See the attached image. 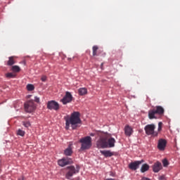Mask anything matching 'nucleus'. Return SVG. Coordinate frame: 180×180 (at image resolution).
I'll return each instance as SVG.
<instances>
[{"label":"nucleus","instance_id":"obj_30","mask_svg":"<svg viewBox=\"0 0 180 180\" xmlns=\"http://www.w3.org/2000/svg\"><path fill=\"white\" fill-rule=\"evenodd\" d=\"M34 101H35V102H37V103H39V101H40V98H39V97H34Z\"/></svg>","mask_w":180,"mask_h":180},{"label":"nucleus","instance_id":"obj_17","mask_svg":"<svg viewBox=\"0 0 180 180\" xmlns=\"http://www.w3.org/2000/svg\"><path fill=\"white\" fill-rule=\"evenodd\" d=\"M150 169V165L148 164H143L141 167V172L144 173L147 172Z\"/></svg>","mask_w":180,"mask_h":180},{"label":"nucleus","instance_id":"obj_3","mask_svg":"<svg viewBox=\"0 0 180 180\" xmlns=\"http://www.w3.org/2000/svg\"><path fill=\"white\" fill-rule=\"evenodd\" d=\"M165 113V110L161 105H157L153 109H151L148 111V119L153 120V119H160L164 116Z\"/></svg>","mask_w":180,"mask_h":180},{"label":"nucleus","instance_id":"obj_29","mask_svg":"<svg viewBox=\"0 0 180 180\" xmlns=\"http://www.w3.org/2000/svg\"><path fill=\"white\" fill-rule=\"evenodd\" d=\"M159 180H167V179L165 178V176H160L159 177Z\"/></svg>","mask_w":180,"mask_h":180},{"label":"nucleus","instance_id":"obj_14","mask_svg":"<svg viewBox=\"0 0 180 180\" xmlns=\"http://www.w3.org/2000/svg\"><path fill=\"white\" fill-rule=\"evenodd\" d=\"M124 133L126 136H131L133 134V128H131L130 126L127 125L124 128Z\"/></svg>","mask_w":180,"mask_h":180},{"label":"nucleus","instance_id":"obj_16","mask_svg":"<svg viewBox=\"0 0 180 180\" xmlns=\"http://www.w3.org/2000/svg\"><path fill=\"white\" fill-rule=\"evenodd\" d=\"M78 94L80 96H84V95H86L88 94V89L86 88H80L78 89Z\"/></svg>","mask_w":180,"mask_h":180},{"label":"nucleus","instance_id":"obj_12","mask_svg":"<svg viewBox=\"0 0 180 180\" xmlns=\"http://www.w3.org/2000/svg\"><path fill=\"white\" fill-rule=\"evenodd\" d=\"M167 147V140L164 139H160L158 141V148L160 151H164L165 150V148Z\"/></svg>","mask_w":180,"mask_h":180},{"label":"nucleus","instance_id":"obj_32","mask_svg":"<svg viewBox=\"0 0 180 180\" xmlns=\"http://www.w3.org/2000/svg\"><path fill=\"white\" fill-rule=\"evenodd\" d=\"M141 180H150V179L147 177H143Z\"/></svg>","mask_w":180,"mask_h":180},{"label":"nucleus","instance_id":"obj_15","mask_svg":"<svg viewBox=\"0 0 180 180\" xmlns=\"http://www.w3.org/2000/svg\"><path fill=\"white\" fill-rule=\"evenodd\" d=\"M101 153L106 158L113 156V153L110 150H101Z\"/></svg>","mask_w":180,"mask_h":180},{"label":"nucleus","instance_id":"obj_20","mask_svg":"<svg viewBox=\"0 0 180 180\" xmlns=\"http://www.w3.org/2000/svg\"><path fill=\"white\" fill-rule=\"evenodd\" d=\"M16 134L17 136H20L21 137H24L25 134H26V132L22 129H18L16 131Z\"/></svg>","mask_w":180,"mask_h":180},{"label":"nucleus","instance_id":"obj_9","mask_svg":"<svg viewBox=\"0 0 180 180\" xmlns=\"http://www.w3.org/2000/svg\"><path fill=\"white\" fill-rule=\"evenodd\" d=\"M47 108L50 110H58V109H60V105L58 104V103L54 101H49L47 103Z\"/></svg>","mask_w":180,"mask_h":180},{"label":"nucleus","instance_id":"obj_19","mask_svg":"<svg viewBox=\"0 0 180 180\" xmlns=\"http://www.w3.org/2000/svg\"><path fill=\"white\" fill-rule=\"evenodd\" d=\"M64 154L65 155H68L70 156L72 154V149L71 148V147H68V148H66L64 151Z\"/></svg>","mask_w":180,"mask_h":180},{"label":"nucleus","instance_id":"obj_1","mask_svg":"<svg viewBox=\"0 0 180 180\" xmlns=\"http://www.w3.org/2000/svg\"><path fill=\"white\" fill-rule=\"evenodd\" d=\"M115 143H116L115 138H110V135L108 133H102L96 142V146L98 148H112L115 147Z\"/></svg>","mask_w":180,"mask_h":180},{"label":"nucleus","instance_id":"obj_25","mask_svg":"<svg viewBox=\"0 0 180 180\" xmlns=\"http://www.w3.org/2000/svg\"><path fill=\"white\" fill-rule=\"evenodd\" d=\"M163 167H168V165L169 164L168 162V160L167 159H164L162 160Z\"/></svg>","mask_w":180,"mask_h":180},{"label":"nucleus","instance_id":"obj_6","mask_svg":"<svg viewBox=\"0 0 180 180\" xmlns=\"http://www.w3.org/2000/svg\"><path fill=\"white\" fill-rule=\"evenodd\" d=\"M66 171L65 179H71L75 174H78V172H79V166H77L76 169L74 166L68 167L66 168Z\"/></svg>","mask_w":180,"mask_h":180},{"label":"nucleus","instance_id":"obj_26","mask_svg":"<svg viewBox=\"0 0 180 180\" xmlns=\"http://www.w3.org/2000/svg\"><path fill=\"white\" fill-rule=\"evenodd\" d=\"M161 130H162V122H160L158 123V131H161Z\"/></svg>","mask_w":180,"mask_h":180},{"label":"nucleus","instance_id":"obj_10","mask_svg":"<svg viewBox=\"0 0 180 180\" xmlns=\"http://www.w3.org/2000/svg\"><path fill=\"white\" fill-rule=\"evenodd\" d=\"M142 162H144V160H140V161H135L129 163V169H131L132 171H136V169H139V167H140L141 164Z\"/></svg>","mask_w":180,"mask_h":180},{"label":"nucleus","instance_id":"obj_24","mask_svg":"<svg viewBox=\"0 0 180 180\" xmlns=\"http://www.w3.org/2000/svg\"><path fill=\"white\" fill-rule=\"evenodd\" d=\"M27 91H34V86L33 84H27Z\"/></svg>","mask_w":180,"mask_h":180},{"label":"nucleus","instance_id":"obj_23","mask_svg":"<svg viewBox=\"0 0 180 180\" xmlns=\"http://www.w3.org/2000/svg\"><path fill=\"white\" fill-rule=\"evenodd\" d=\"M6 78H15L16 75L13 72H8L6 74Z\"/></svg>","mask_w":180,"mask_h":180},{"label":"nucleus","instance_id":"obj_7","mask_svg":"<svg viewBox=\"0 0 180 180\" xmlns=\"http://www.w3.org/2000/svg\"><path fill=\"white\" fill-rule=\"evenodd\" d=\"M25 112H27L28 113H32V112H34V110H36V104H34L33 100L27 101L25 103Z\"/></svg>","mask_w":180,"mask_h":180},{"label":"nucleus","instance_id":"obj_33","mask_svg":"<svg viewBox=\"0 0 180 180\" xmlns=\"http://www.w3.org/2000/svg\"><path fill=\"white\" fill-rule=\"evenodd\" d=\"M90 136H91V137H94V136H95V134H90Z\"/></svg>","mask_w":180,"mask_h":180},{"label":"nucleus","instance_id":"obj_5","mask_svg":"<svg viewBox=\"0 0 180 180\" xmlns=\"http://www.w3.org/2000/svg\"><path fill=\"white\" fill-rule=\"evenodd\" d=\"M145 133L147 136H152V137H157L158 132L155 131V124H149L144 127Z\"/></svg>","mask_w":180,"mask_h":180},{"label":"nucleus","instance_id":"obj_11","mask_svg":"<svg viewBox=\"0 0 180 180\" xmlns=\"http://www.w3.org/2000/svg\"><path fill=\"white\" fill-rule=\"evenodd\" d=\"M58 164L60 165V167H65V165H70V164H72V160L71 158H63L58 161Z\"/></svg>","mask_w":180,"mask_h":180},{"label":"nucleus","instance_id":"obj_13","mask_svg":"<svg viewBox=\"0 0 180 180\" xmlns=\"http://www.w3.org/2000/svg\"><path fill=\"white\" fill-rule=\"evenodd\" d=\"M162 169V165L160 162H156L153 166V172H160Z\"/></svg>","mask_w":180,"mask_h":180},{"label":"nucleus","instance_id":"obj_18","mask_svg":"<svg viewBox=\"0 0 180 180\" xmlns=\"http://www.w3.org/2000/svg\"><path fill=\"white\" fill-rule=\"evenodd\" d=\"M15 63V56H11L8 58V60L7 61V65L12 66Z\"/></svg>","mask_w":180,"mask_h":180},{"label":"nucleus","instance_id":"obj_8","mask_svg":"<svg viewBox=\"0 0 180 180\" xmlns=\"http://www.w3.org/2000/svg\"><path fill=\"white\" fill-rule=\"evenodd\" d=\"M72 101V95L69 91H66L65 96L63 97V99L60 100V102L63 105H67V103H70V102Z\"/></svg>","mask_w":180,"mask_h":180},{"label":"nucleus","instance_id":"obj_31","mask_svg":"<svg viewBox=\"0 0 180 180\" xmlns=\"http://www.w3.org/2000/svg\"><path fill=\"white\" fill-rule=\"evenodd\" d=\"M18 180H26L25 176H22L21 177L18 178Z\"/></svg>","mask_w":180,"mask_h":180},{"label":"nucleus","instance_id":"obj_4","mask_svg":"<svg viewBox=\"0 0 180 180\" xmlns=\"http://www.w3.org/2000/svg\"><path fill=\"white\" fill-rule=\"evenodd\" d=\"M79 143H81L80 150H89L91 147H92V138L91 136H86L84 138H82L79 140Z\"/></svg>","mask_w":180,"mask_h":180},{"label":"nucleus","instance_id":"obj_28","mask_svg":"<svg viewBox=\"0 0 180 180\" xmlns=\"http://www.w3.org/2000/svg\"><path fill=\"white\" fill-rule=\"evenodd\" d=\"M41 80L42 81V82H46V81L47 80V77L42 76Z\"/></svg>","mask_w":180,"mask_h":180},{"label":"nucleus","instance_id":"obj_2","mask_svg":"<svg viewBox=\"0 0 180 180\" xmlns=\"http://www.w3.org/2000/svg\"><path fill=\"white\" fill-rule=\"evenodd\" d=\"M79 112H74L70 117H66L65 119V129L68 130L70 125L73 130H75L77 127H79L78 124H81V118Z\"/></svg>","mask_w":180,"mask_h":180},{"label":"nucleus","instance_id":"obj_21","mask_svg":"<svg viewBox=\"0 0 180 180\" xmlns=\"http://www.w3.org/2000/svg\"><path fill=\"white\" fill-rule=\"evenodd\" d=\"M11 70L13 72H20V68L18 65H13L11 68Z\"/></svg>","mask_w":180,"mask_h":180},{"label":"nucleus","instance_id":"obj_22","mask_svg":"<svg viewBox=\"0 0 180 180\" xmlns=\"http://www.w3.org/2000/svg\"><path fill=\"white\" fill-rule=\"evenodd\" d=\"M98 46H94L92 48L93 50V56L95 57L96 56H98Z\"/></svg>","mask_w":180,"mask_h":180},{"label":"nucleus","instance_id":"obj_27","mask_svg":"<svg viewBox=\"0 0 180 180\" xmlns=\"http://www.w3.org/2000/svg\"><path fill=\"white\" fill-rule=\"evenodd\" d=\"M22 124L25 127H30V122H22Z\"/></svg>","mask_w":180,"mask_h":180}]
</instances>
